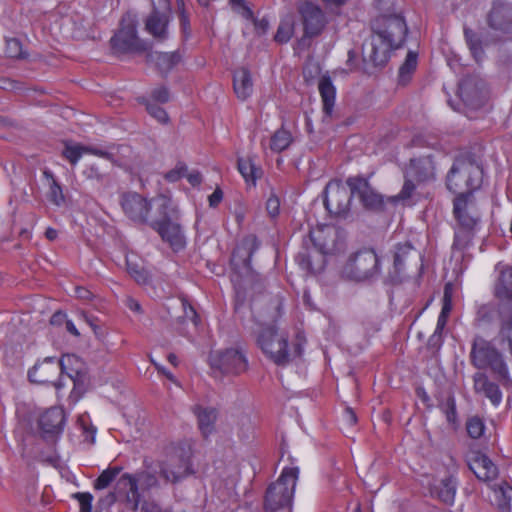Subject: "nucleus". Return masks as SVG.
Returning <instances> with one entry per match:
<instances>
[{
  "label": "nucleus",
  "mask_w": 512,
  "mask_h": 512,
  "mask_svg": "<svg viewBox=\"0 0 512 512\" xmlns=\"http://www.w3.org/2000/svg\"><path fill=\"white\" fill-rule=\"evenodd\" d=\"M343 248L339 235L333 227H322L310 231L302 240L300 251L295 256L300 268L309 273H317L324 269L326 256L335 255Z\"/></svg>",
  "instance_id": "nucleus-2"
},
{
  "label": "nucleus",
  "mask_w": 512,
  "mask_h": 512,
  "mask_svg": "<svg viewBox=\"0 0 512 512\" xmlns=\"http://www.w3.org/2000/svg\"><path fill=\"white\" fill-rule=\"evenodd\" d=\"M121 471V466H109L107 469L103 470L102 473L95 479L93 483L94 489L103 490L109 487Z\"/></svg>",
  "instance_id": "nucleus-40"
},
{
  "label": "nucleus",
  "mask_w": 512,
  "mask_h": 512,
  "mask_svg": "<svg viewBox=\"0 0 512 512\" xmlns=\"http://www.w3.org/2000/svg\"><path fill=\"white\" fill-rule=\"evenodd\" d=\"M318 89L322 98L323 112L327 116H331L335 104L336 88L329 76L324 75L320 78Z\"/></svg>",
  "instance_id": "nucleus-32"
},
{
  "label": "nucleus",
  "mask_w": 512,
  "mask_h": 512,
  "mask_svg": "<svg viewBox=\"0 0 512 512\" xmlns=\"http://www.w3.org/2000/svg\"><path fill=\"white\" fill-rule=\"evenodd\" d=\"M298 477V467L283 469L279 478L266 489L263 503L265 512H291Z\"/></svg>",
  "instance_id": "nucleus-6"
},
{
  "label": "nucleus",
  "mask_w": 512,
  "mask_h": 512,
  "mask_svg": "<svg viewBox=\"0 0 512 512\" xmlns=\"http://www.w3.org/2000/svg\"><path fill=\"white\" fill-rule=\"evenodd\" d=\"M87 153L105 158L110 161L114 160V155L112 153L98 149V148L87 147Z\"/></svg>",
  "instance_id": "nucleus-63"
},
{
  "label": "nucleus",
  "mask_w": 512,
  "mask_h": 512,
  "mask_svg": "<svg viewBox=\"0 0 512 512\" xmlns=\"http://www.w3.org/2000/svg\"><path fill=\"white\" fill-rule=\"evenodd\" d=\"M404 178H405V181L402 186V189L394 197L395 201L406 202L413 197V195L416 191V184L414 183V179L411 177H408L407 174H404Z\"/></svg>",
  "instance_id": "nucleus-46"
},
{
  "label": "nucleus",
  "mask_w": 512,
  "mask_h": 512,
  "mask_svg": "<svg viewBox=\"0 0 512 512\" xmlns=\"http://www.w3.org/2000/svg\"><path fill=\"white\" fill-rule=\"evenodd\" d=\"M442 309L440 315L448 317L452 311V290L451 284H446L444 288V295L442 300Z\"/></svg>",
  "instance_id": "nucleus-54"
},
{
  "label": "nucleus",
  "mask_w": 512,
  "mask_h": 512,
  "mask_svg": "<svg viewBox=\"0 0 512 512\" xmlns=\"http://www.w3.org/2000/svg\"><path fill=\"white\" fill-rule=\"evenodd\" d=\"M151 97L158 103H167L170 99L169 89L165 86L155 88L151 93Z\"/></svg>",
  "instance_id": "nucleus-60"
},
{
  "label": "nucleus",
  "mask_w": 512,
  "mask_h": 512,
  "mask_svg": "<svg viewBox=\"0 0 512 512\" xmlns=\"http://www.w3.org/2000/svg\"><path fill=\"white\" fill-rule=\"evenodd\" d=\"M453 215L458 226L480 229L481 212L474 195L463 194L453 200Z\"/></svg>",
  "instance_id": "nucleus-15"
},
{
  "label": "nucleus",
  "mask_w": 512,
  "mask_h": 512,
  "mask_svg": "<svg viewBox=\"0 0 512 512\" xmlns=\"http://www.w3.org/2000/svg\"><path fill=\"white\" fill-rule=\"evenodd\" d=\"M463 32L466 44L472 56L479 61L484 56L481 35L467 26H464Z\"/></svg>",
  "instance_id": "nucleus-37"
},
{
  "label": "nucleus",
  "mask_w": 512,
  "mask_h": 512,
  "mask_svg": "<svg viewBox=\"0 0 512 512\" xmlns=\"http://www.w3.org/2000/svg\"><path fill=\"white\" fill-rule=\"evenodd\" d=\"M266 211L268 215L272 218H275L279 215L280 212V200L279 198L272 194L266 201Z\"/></svg>",
  "instance_id": "nucleus-59"
},
{
  "label": "nucleus",
  "mask_w": 512,
  "mask_h": 512,
  "mask_svg": "<svg viewBox=\"0 0 512 512\" xmlns=\"http://www.w3.org/2000/svg\"><path fill=\"white\" fill-rule=\"evenodd\" d=\"M353 196L340 182L331 181L325 187L323 203L330 214L346 217Z\"/></svg>",
  "instance_id": "nucleus-16"
},
{
  "label": "nucleus",
  "mask_w": 512,
  "mask_h": 512,
  "mask_svg": "<svg viewBox=\"0 0 512 512\" xmlns=\"http://www.w3.org/2000/svg\"><path fill=\"white\" fill-rule=\"evenodd\" d=\"M492 489L495 493L499 509L502 511L509 510L510 502L512 499V487H510L506 483H502L494 485Z\"/></svg>",
  "instance_id": "nucleus-41"
},
{
  "label": "nucleus",
  "mask_w": 512,
  "mask_h": 512,
  "mask_svg": "<svg viewBox=\"0 0 512 512\" xmlns=\"http://www.w3.org/2000/svg\"><path fill=\"white\" fill-rule=\"evenodd\" d=\"M79 502L80 512H91L93 495L89 492H77L72 495Z\"/></svg>",
  "instance_id": "nucleus-51"
},
{
  "label": "nucleus",
  "mask_w": 512,
  "mask_h": 512,
  "mask_svg": "<svg viewBox=\"0 0 512 512\" xmlns=\"http://www.w3.org/2000/svg\"><path fill=\"white\" fill-rule=\"evenodd\" d=\"M193 413L197 417L198 428L204 438H208L215 429V422L218 417V411L214 407H204L202 405H195Z\"/></svg>",
  "instance_id": "nucleus-30"
},
{
  "label": "nucleus",
  "mask_w": 512,
  "mask_h": 512,
  "mask_svg": "<svg viewBox=\"0 0 512 512\" xmlns=\"http://www.w3.org/2000/svg\"><path fill=\"white\" fill-rule=\"evenodd\" d=\"M294 34V21L291 17L283 19L277 28L274 40L277 43H287Z\"/></svg>",
  "instance_id": "nucleus-43"
},
{
  "label": "nucleus",
  "mask_w": 512,
  "mask_h": 512,
  "mask_svg": "<svg viewBox=\"0 0 512 512\" xmlns=\"http://www.w3.org/2000/svg\"><path fill=\"white\" fill-rule=\"evenodd\" d=\"M445 414L447 421L450 423H455L457 419V410H456V402L453 395L448 396L445 403Z\"/></svg>",
  "instance_id": "nucleus-57"
},
{
  "label": "nucleus",
  "mask_w": 512,
  "mask_h": 512,
  "mask_svg": "<svg viewBox=\"0 0 512 512\" xmlns=\"http://www.w3.org/2000/svg\"><path fill=\"white\" fill-rule=\"evenodd\" d=\"M59 365L55 357H46L43 361L37 362L28 371V379L36 384H52L60 389L64 384L59 379Z\"/></svg>",
  "instance_id": "nucleus-21"
},
{
  "label": "nucleus",
  "mask_w": 512,
  "mask_h": 512,
  "mask_svg": "<svg viewBox=\"0 0 512 512\" xmlns=\"http://www.w3.org/2000/svg\"><path fill=\"white\" fill-rule=\"evenodd\" d=\"M237 168L246 182H252L255 185L256 180L261 176L262 171L256 167L251 158H238Z\"/></svg>",
  "instance_id": "nucleus-38"
},
{
  "label": "nucleus",
  "mask_w": 512,
  "mask_h": 512,
  "mask_svg": "<svg viewBox=\"0 0 512 512\" xmlns=\"http://www.w3.org/2000/svg\"><path fill=\"white\" fill-rule=\"evenodd\" d=\"M157 200L158 198L148 201L136 192H128L121 197V207L131 221L150 227L152 218L157 216L155 204Z\"/></svg>",
  "instance_id": "nucleus-11"
},
{
  "label": "nucleus",
  "mask_w": 512,
  "mask_h": 512,
  "mask_svg": "<svg viewBox=\"0 0 512 512\" xmlns=\"http://www.w3.org/2000/svg\"><path fill=\"white\" fill-rule=\"evenodd\" d=\"M297 13L303 26L302 41L318 37L328 23L323 9L309 0L297 4Z\"/></svg>",
  "instance_id": "nucleus-12"
},
{
  "label": "nucleus",
  "mask_w": 512,
  "mask_h": 512,
  "mask_svg": "<svg viewBox=\"0 0 512 512\" xmlns=\"http://www.w3.org/2000/svg\"><path fill=\"white\" fill-rule=\"evenodd\" d=\"M186 172L187 166L184 163L179 162L175 168L165 174L164 178L169 182H176L183 178L186 175Z\"/></svg>",
  "instance_id": "nucleus-53"
},
{
  "label": "nucleus",
  "mask_w": 512,
  "mask_h": 512,
  "mask_svg": "<svg viewBox=\"0 0 512 512\" xmlns=\"http://www.w3.org/2000/svg\"><path fill=\"white\" fill-rule=\"evenodd\" d=\"M83 176L87 180L100 186L104 184L107 178L106 173L102 172L96 164L87 165L83 170Z\"/></svg>",
  "instance_id": "nucleus-45"
},
{
  "label": "nucleus",
  "mask_w": 512,
  "mask_h": 512,
  "mask_svg": "<svg viewBox=\"0 0 512 512\" xmlns=\"http://www.w3.org/2000/svg\"><path fill=\"white\" fill-rule=\"evenodd\" d=\"M484 170L482 163L472 153L457 157L446 176L449 191L461 196L474 195L483 183Z\"/></svg>",
  "instance_id": "nucleus-3"
},
{
  "label": "nucleus",
  "mask_w": 512,
  "mask_h": 512,
  "mask_svg": "<svg viewBox=\"0 0 512 512\" xmlns=\"http://www.w3.org/2000/svg\"><path fill=\"white\" fill-rule=\"evenodd\" d=\"M443 345V335L440 332L434 331L427 341V349L432 354H436Z\"/></svg>",
  "instance_id": "nucleus-56"
},
{
  "label": "nucleus",
  "mask_w": 512,
  "mask_h": 512,
  "mask_svg": "<svg viewBox=\"0 0 512 512\" xmlns=\"http://www.w3.org/2000/svg\"><path fill=\"white\" fill-rule=\"evenodd\" d=\"M84 153H87V147L79 144L71 145L66 143L62 151L63 157L73 166L77 164Z\"/></svg>",
  "instance_id": "nucleus-44"
},
{
  "label": "nucleus",
  "mask_w": 512,
  "mask_h": 512,
  "mask_svg": "<svg viewBox=\"0 0 512 512\" xmlns=\"http://www.w3.org/2000/svg\"><path fill=\"white\" fill-rule=\"evenodd\" d=\"M222 199H223V192L219 187H217L208 198L209 206L213 207V208L217 207L220 204V202L222 201Z\"/></svg>",
  "instance_id": "nucleus-62"
},
{
  "label": "nucleus",
  "mask_w": 512,
  "mask_h": 512,
  "mask_svg": "<svg viewBox=\"0 0 512 512\" xmlns=\"http://www.w3.org/2000/svg\"><path fill=\"white\" fill-rule=\"evenodd\" d=\"M182 307L184 310V317H182L181 319L184 320L187 318V319L191 320V322L195 326H198V324L200 322V317L197 314V312L195 311L194 307L192 305H190L189 302L185 299L182 300Z\"/></svg>",
  "instance_id": "nucleus-58"
},
{
  "label": "nucleus",
  "mask_w": 512,
  "mask_h": 512,
  "mask_svg": "<svg viewBox=\"0 0 512 512\" xmlns=\"http://www.w3.org/2000/svg\"><path fill=\"white\" fill-rule=\"evenodd\" d=\"M116 488L119 493H124L126 495L127 503L131 504L133 511H136L141 498L138 490L137 479L131 474L125 473L118 479Z\"/></svg>",
  "instance_id": "nucleus-29"
},
{
  "label": "nucleus",
  "mask_w": 512,
  "mask_h": 512,
  "mask_svg": "<svg viewBox=\"0 0 512 512\" xmlns=\"http://www.w3.org/2000/svg\"><path fill=\"white\" fill-rule=\"evenodd\" d=\"M163 9H158L154 4L151 12L144 21V29L155 40L163 42L169 37V23L171 18L170 2L162 0Z\"/></svg>",
  "instance_id": "nucleus-18"
},
{
  "label": "nucleus",
  "mask_w": 512,
  "mask_h": 512,
  "mask_svg": "<svg viewBox=\"0 0 512 512\" xmlns=\"http://www.w3.org/2000/svg\"><path fill=\"white\" fill-rule=\"evenodd\" d=\"M405 174L418 183L428 182L435 178V164L432 156L411 159Z\"/></svg>",
  "instance_id": "nucleus-26"
},
{
  "label": "nucleus",
  "mask_w": 512,
  "mask_h": 512,
  "mask_svg": "<svg viewBox=\"0 0 512 512\" xmlns=\"http://www.w3.org/2000/svg\"><path fill=\"white\" fill-rule=\"evenodd\" d=\"M6 56L12 59H24L27 57L22 49V43L16 38L6 40Z\"/></svg>",
  "instance_id": "nucleus-48"
},
{
  "label": "nucleus",
  "mask_w": 512,
  "mask_h": 512,
  "mask_svg": "<svg viewBox=\"0 0 512 512\" xmlns=\"http://www.w3.org/2000/svg\"><path fill=\"white\" fill-rule=\"evenodd\" d=\"M211 368L214 373L219 372L225 376H237L248 368V361L243 353L237 349H226L210 358Z\"/></svg>",
  "instance_id": "nucleus-13"
},
{
  "label": "nucleus",
  "mask_w": 512,
  "mask_h": 512,
  "mask_svg": "<svg viewBox=\"0 0 512 512\" xmlns=\"http://www.w3.org/2000/svg\"><path fill=\"white\" fill-rule=\"evenodd\" d=\"M418 64V53L415 51H408L405 61L400 66L398 71L399 85L406 86L412 79Z\"/></svg>",
  "instance_id": "nucleus-35"
},
{
  "label": "nucleus",
  "mask_w": 512,
  "mask_h": 512,
  "mask_svg": "<svg viewBox=\"0 0 512 512\" xmlns=\"http://www.w3.org/2000/svg\"><path fill=\"white\" fill-rule=\"evenodd\" d=\"M459 95L468 105L478 106L484 98V83L474 77H467L459 84Z\"/></svg>",
  "instance_id": "nucleus-27"
},
{
  "label": "nucleus",
  "mask_w": 512,
  "mask_h": 512,
  "mask_svg": "<svg viewBox=\"0 0 512 512\" xmlns=\"http://www.w3.org/2000/svg\"><path fill=\"white\" fill-rule=\"evenodd\" d=\"M111 45L114 49L122 52H147L152 48V43L138 37L134 23L122 27L119 32L111 38Z\"/></svg>",
  "instance_id": "nucleus-22"
},
{
  "label": "nucleus",
  "mask_w": 512,
  "mask_h": 512,
  "mask_svg": "<svg viewBox=\"0 0 512 512\" xmlns=\"http://www.w3.org/2000/svg\"><path fill=\"white\" fill-rule=\"evenodd\" d=\"M293 142L291 133L284 127L276 130L270 140V149L273 152L280 153L286 150Z\"/></svg>",
  "instance_id": "nucleus-39"
},
{
  "label": "nucleus",
  "mask_w": 512,
  "mask_h": 512,
  "mask_svg": "<svg viewBox=\"0 0 512 512\" xmlns=\"http://www.w3.org/2000/svg\"><path fill=\"white\" fill-rule=\"evenodd\" d=\"M257 346L277 366L288 365L295 357H300L303 347L300 342L293 344L289 349L288 335L279 332L275 325H266L260 328L256 335Z\"/></svg>",
  "instance_id": "nucleus-4"
},
{
  "label": "nucleus",
  "mask_w": 512,
  "mask_h": 512,
  "mask_svg": "<svg viewBox=\"0 0 512 512\" xmlns=\"http://www.w3.org/2000/svg\"><path fill=\"white\" fill-rule=\"evenodd\" d=\"M44 175L51 179L50 188L48 192V199L51 203L56 206H61L65 203V196L61 185L54 178L53 174L49 171H45Z\"/></svg>",
  "instance_id": "nucleus-42"
},
{
  "label": "nucleus",
  "mask_w": 512,
  "mask_h": 512,
  "mask_svg": "<svg viewBox=\"0 0 512 512\" xmlns=\"http://www.w3.org/2000/svg\"><path fill=\"white\" fill-rule=\"evenodd\" d=\"M146 110L158 122L162 124H167L169 122V116L166 110L159 106L157 103L148 102L146 104Z\"/></svg>",
  "instance_id": "nucleus-50"
},
{
  "label": "nucleus",
  "mask_w": 512,
  "mask_h": 512,
  "mask_svg": "<svg viewBox=\"0 0 512 512\" xmlns=\"http://www.w3.org/2000/svg\"><path fill=\"white\" fill-rule=\"evenodd\" d=\"M233 88L238 99L245 101L253 92V82L250 71L242 67L233 74Z\"/></svg>",
  "instance_id": "nucleus-31"
},
{
  "label": "nucleus",
  "mask_w": 512,
  "mask_h": 512,
  "mask_svg": "<svg viewBox=\"0 0 512 512\" xmlns=\"http://www.w3.org/2000/svg\"><path fill=\"white\" fill-rule=\"evenodd\" d=\"M500 316L499 309L495 303H486L478 306L474 325L477 327L488 326L498 320Z\"/></svg>",
  "instance_id": "nucleus-34"
},
{
  "label": "nucleus",
  "mask_w": 512,
  "mask_h": 512,
  "mask_svg": "<svg viewBox=\"0 0 512 512\" xmlns=\"http://www.w3.org/2000/svg\"><path fill=\"white\" fill-rule=\"evenodd\" d=\"M190 447L179 444L167 449L166 457L158 464L159 475L167 483L176 484L194 474Z\"/></svg>",
  "instance_id": "nucleus-8"
},
{
  "label": "nucleus",
  "mask_w": 512,
  "mask_h": 512,
  "mask_svg": "<svg viewBox=\"0 0 512 512\" xmlns=\"http://www.w3.org/2000/svg\"><path fill=\"white\" fill-rule=\"evenodd\" d=\"M346 184L351 194L357 196L366 210L382 211L385 207L383 195L378 193L362 175L347 178Z\"/></svg>",
  "instance_id": "nucleus-14"
},
{
  "label": "nucleus",
  "mask_w": 512,
  "mask_h": 512,
  "mask_svg": "<svg viewBox=\"0 0 512 512\" xmlns=\"http://www.w3.org/2000/svg\"><path fill=\"white\" fill-rule=\"evenodd\" d=\"M65 412L60 407H51L42 413L38 419L41 436L45 440H54L63 431Z\"/></svg>",
  "instance_id": "nucleus-23"
},
{
  "label": "nucleus",
  "mask_w": 512,
  "mask_h": 512,
  "mask_svg": "<svg viewBox=\"0 0 512 512\" xmlns=\"http://www.w3.org/2000/svg\"><path fill=\"white\" fill-rule=\"evenodd\" d=\"M57 362L60 375L66 374L73 381L75 390H83L86 384L87 374L82 360L74 354H67Z\"/></svg>",
  "instance_id": "nucleus-24"
},
{
  "label": "nucleus",
  "mask_w": 512,
  "mask_h": 512,
  "mask_svg": "<svg viewBox=\"0 0 512 512\" xmlns=\"http://www.w3.org/2000/svg\"><path fill=\"white\" fill-rule=\"evenodd\" d=\"M495 297L501 301H512V267L505 266L498 277L494 290Z\"/></svg>",
  "instance_id": "nucleus-33"
},
{
  "label": "nucleus",
  "mask_w": 512,
  "mask_h": 512,
  "mask_svg": "<svg viewBox=\"0 0 512 512\" xmlns=\"http://www.w3.org/2000/svg\"><path fill=\"white\" fill-rule=\"evenodd\" d=\"M413 270L418 274H421L423 270L421 252L409 241L397 243L394 246L393 266L388 273L391 283H401Z\"/></svg>",
  "instance_id": "nucleus-9"
},
{
  "label": "nucleus",
  "mask_w": 512,
  "mask_h": 512,
  "mask_svg": "<svg viewBox=\"0 0 512 512\" xmlns=\"http://www.w3.org/2000/svg\"><path fill=\"white\" fill-rule=\"evenodd\" d=\"M183 54L180 50L173 52L152 51L146 52V62L154 64L155 68L163 77L167 75L182 62Z\"/></svg>",
  "instance_id": "nucleus-25"
},
{
  "label": "nucleus",
  "mask_w": 512,
  "mask_h": 512,
  "mask_svg": "<svg viewBox=\"0 0 512 512\" xmlns=\"http://www.w3.org/2000/svg\"><path fill=\"white\" fill-rule=\"evenodd\" d=\"M471 364L478 369L490 368L502 379H507L509 370L502 354L497 348L482 336L476 335L472 341L470 352Z\"/></svg>",
  "instance_id": "nucleus-10"
},
{
  "label": "nucleus",
  "mask_w": 512,
  "mask_h": 512,
  "mask_svg": "<svg viewBox=\"0 0 512 512\" xmlns=\"http://www.w3.org/2000/svg\"><path fill=\"white\" fill-rule=\"evenodd\" d=\"M466 430L471 438L479 439L485 430L483 420L478 416L469 418L466 422Z\"/></svg>",
  "instance_id": "nucleus-47"
},
{
  "label": "nucleus",
  "mask_w": 512,
  "mask_h": 512,
  "mask_svg": "<svg viewBox=\"0 0 512 512\" xmlns=\"http://www.w3.org/2000/svg\"><path fill=\"white\" fill-rule=\"evenodd\" d=\"M260 242L255 235H248L233 250L231 265L233 269L245 278H254V271L251 267V258L259 249Z\"/></svg>",
  "instance_id": "nucleus-17"
},
{
  "label": "nucleus",
  "mask_w": 512,
  "mask_h": 512,
  "mask_svg": "<svg viewBox=\"0 0 512 512\" xmlns=\"http://www.w3.org/2000/svg\"><path fill=\"white\" fill-rule=\"evenodd\" d=\"M157 216L152 218L150 227L156 231L163 241L167 242L175 252L186 246L185 236L177 223V210L172 207L170 199L161 196L155 202Z\"/></svg>",
  "instance_id": "nucleus-5"
},
{
  "label": "nucleus",
  "mask_w": 512,
  "mask_h": 512,
  "mask_svg": "<svg viewBox=\"0 0 512 512\" xmlns=\"http://www.w3.org/2000/svg\"><path fill=\"white\" fill-rule=\"evenodd\" d=\"M483 394L495 406L499 405L502 401V392H501L499 386L494 382H492L490 384V386L487 387V389L483 392Z\"/></svg>",
  "instance_id": "nucleus-52"
},
{
  "label": "nucleus",
  "mask_w": 512,
  "mask_h": 512,
  "mask_svg": "<svg viewBox=\"0 0 512 512\" xmlns=\"http://www.w3.org/2000/svg\"><path fill=\"white\" fill-rule=\"evenodd\" d=\"M370 27V38L363 44V60L374 67H384L391 52L401 48L406 40V21L401 13H383L371 20Z\"/></svg>",
  "instance_id": "nucleus-1"
},
{
  "label": "nucleus",
  "mask_w": 512,
  "mask_h": 512,
  "mask_svg": "<svg viewBox=\"0 0 512 512\" xmlns=\"http://www.w3.org/2000/svg\"><path fill=\"white\" fill-rule=\"evenodd\" d=\"M253 24H254L256 32L259 35L265 34L268 31L269 21L266 18H262V19L254 18Z\"/></svg>",
  "instance_id": "nucleus-61"
},
{
  "label": "nucleus",
  "mask_w": 512,
  "mask_h": 512,
  "mask_svg": "<svg viewBox=\"0 0 512 512\" xmlns=\"http://www.w3.org/2000/svg\"><path fill=\"white\" fill-rule=\"evenodd\" d=\"M142 512H164L161 507L153 501H145L141 507Z\"/></svg>",
  "instance_id": "nucleus-64"
},
{
  "label": "nucleus",
  "mask_w": 512,
  "mask_h": 512,
  "mask_svg": "<svg viewBox=\"0 0 512 512\" xmlns=\"http://www.w3.org/2000/svg\"><path fill=\"white\" fill-rule=\"evenodd\" d=\"M127 271L138 284H146L149 280L147 271L137 264L127 261Z\"/></svg>",
  "instance_id": "nucleus-49"
},
{
  "label": "nucleus",
  "mask_w": 512,
  "mask_h": 512,
  "mask_svg": "<svg viewBox=\"0 0 512 512\" xmlns=\"http://www.w3.org/2000/svg\"><path fill=\"white\" fill-rule=\"evenodd\" d=\"M457 481L452 475L446 476L430 487V494L445 505L452 506L455 501Z\"/></svg>",
  "instance_id": "nucleus-28"
},
{
  "label": "nucleus",
  "mask_w": 512,
  "mask_h": 512,
  "mask_svg": "<svg viewBox=\"0 0 512 512\" xmlns=\"http://www.w3.org/2000/svg\"><path fill=\"white\" fill-rule=\"evenodd\" d=\"M474 389L477 393H483L492 383L485 373L477 372L473 376Z\"/></svg>",
  "instance_id": "nucleus-55"
},
{
  "label": "nucleus",
  "mask_w": 512,
  "mask_h": 512,
  "mask_svg": "<svg viewBox=\"0 0 512 512\" xmlns=\"http://www.w3.org/2000/svg\"><path fill=\"white\" fill-rule=\"evenodd\" d=\"M477 229L456 226L454 231L453 250L464 251L472 245Z\"/></svg>",
  "instance_id": "nucleus-36"
},
{
  "label": "nucleus",
  "mask_w": 512,
  "mask_h": 512,
  "mask_svg": "<svg viewBox=\"0 0 512 512\" xmlns=\"http://www.w3.org/2000/svg\"><path fill=\"white\" fill-rule=\"evenodd\" d=\"M488 27L499 34H512V3L494 0L486 15Z\"/></svg>",
  "instance_id": "nucleus-20"
},
{
  "label": "nucleus",
  "mask_w": 512,
  "mask_h": 512,
  "mask_svg": "<svg viewBox=\"0 0 512 512\" xmlns=\"http://www.w3.org/2000/svg\"><path fill=\"white\" fill-rule=\"evenodd\" d=\"M381 273V260L374 249L362 248L351 253L341 269L343 278L354 282H371Z\"/></svg>",
  "instance_id": "nucleus-7"
},
{
  "label": "nucleus",
  "mask_w": 512,
  "mask_h": 512,
  "mask_svg": "<svg viewBox=\"0 0 512 512\" xmlns=\"http://www.w3.org/2000/svg\"><path fill=\"white\" fill-rule=\"evenodd\" d=\"M468 468L480 481L489 483L499 474L496 464L482 451L471 447L465 455Z\"/></svg>",
  "instance_id": "nucleus-19"
}]
</instances>
